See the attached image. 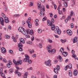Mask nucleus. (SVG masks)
I'll return each instance as SVG.
<instances>
[{
  "mask_svg": "<svg viewBox=\"0 0 78 78\" xmlns=\"http://www.w3.org/2000/svg\"><path fill=\"white\" fill-rule=\"evenodd\" d=\"M47 19V18L46 17H44L42 20L43 21H45V20H46Z\"/></svg>",
  "mask_w": 78,
  "mask_h": 78,
  "instance_id": "nucleus-57",
  "label": "nucleus"
},
{
  "mask_svg": "<svg viewBox=\"0 0 78 78\" xmlns=\"http://www.w3.org/2000/svg\"><path fill=\"white\" fill-rule=\"evenodd\" d=\"M73 11H72L71 12L70 16H73Z\"/></svg>",
  "mask_w": 78,
  "mask_h": 78,
  "instance_id": "nucleus-42",
  "label": "nucleus"
},
{
  "mask_svg": "<svg viewBox=\"0 0 78 78\" xmlns=\"http://www.w3.org/2000/svg\"><path fill=\"white\" fill-rule=\"evenodd\" d=\"M19 16H20V15L19 14H15L13 16L14 17H19Z\"/></svg>",
  "mask_w": 78,
  "mask_h": 78,
  "instance_id": "nucleus-32",
  "label": "nucleus"
},
{
  "mask_svg": "<svg viewBox=\"0 0 78 78\" xmlns=\"http://www.w3.org/2000/svg\"><path fill=\"white\" fill-rule=\"evenodd\" d=\"M38 5V9L41 11V13L40 15L41 17H44L45 15V8H44V6L43 5L41 7V3L40 2H38L37 3Z\"/></svg>",
  "mask_w": 78,
  "mask_h": 78,
  "instance_id": "nucleus-1",
  "label": "nucleus"
},
{
  "mask_svg": "<svg viewBox=\"0 0 78 78\" xmlns=\"http://www.w3.org/2000/svg\"><path fill=\"white\" fill-rule=\"evenodd\" d=\"M58 14H59L60 15H61L62 14V11H58Z\"/></svg>",
  "mask_w": 78,
  "mask_h": 78,
  "instance_id": "nucleus-45",
  "label": "nucleus"
},
{
  "mask_svg": "<svg viewBox=\"0 0 78 78\" xmlns=\"http://www.w3.org/2000/svg\"><path fill=\"white\" fill-rule=\"evenodd\" d=\"M69 75L70 76L72 77V72L71 71H70L69 72Z\"/></svg>",
  "mask_w": 78,
  "mask_h": 78,
  "instance_id": "nucleus-28",
  "label": "nucleus"
},
{
  "mask_svg": "<svg viewBox=\"0 0 78 78\" xmlns=\"http://www.w3.org/2000/svg\"><path fill=\"white\" fill-rule=\"evenodd\" d=\"M48 42H49L50 43H52V42H53V41L50 40V39H48Z\"/></svg>",
  "mask_w": 78,
  "mask_h": 78,
  "instance_id": "nucleus-34",
  "label": "nucleus"
},
{
  "mask_svg": "<svg viewBox=\"0 0 78 78\" xmlns=\"http://www.w3.org/2000/svg\"><path fill=\"white\" fill-rule=\"evenodd\" d=\"M78 71L76 69H75L74 70V71H73V75H74V76H77V75H78Z\"/></svg>",
  "mask_w": 78,
  "mask_h": 78,
  "instance_id": "nucleus-11",
  "label": "nucleus"
},
{
  "mask_svg": "<svg viewBox=\"0 0 78 78\" xmlns=\"http://www.w3.org/2000/svg\"><path fill=\"white\" fill-rule=\"evenodd\" d=\"M60 69V66L59 65H57V68H55L54 69V72L58 74V71Z\"/></svg>",
  "mask_w": 78,
  "mask_h": 78,
  "instance_id": "nucleus-5",
  "label": "nucleus"
},
{
  "mask_svg": "<svg viewBox=\"0 0 78 78\" xmlns=\"http://www.w3.org/2000/svg\"><path fill=\"white\" fill-rule=\"evenodd\" d=\"M19 30L20 32H21L23 34H25V31H26V30H25L23 27H20L19 29Z\"/></svg>",
  "mask_w": 78,
  "mask_h": 78,
  "instance_id": "nucleus-7",
  "label": "nucleus"
},
{
  "mask_svg": "<svg viewBox=\"0 0 78 78\" xmlns=\"http://www.w3.org/2000/svg\"><path fill=\"white\" fill-rule=\"evenodd\" d=\"M12 39H13V41L15 42H17V40H16V38H14V36H12Z\"/></svg>",
  "mask_w": 78,
  "mask_h": 78,
  "instance_id": "nucleus-31",
  "label": "nucleus"
},
{
  "mask_svg": "<svg viewBox=\"0 0 78 78\" xmlns=\"http://www.w3.org/2000/svg\"><path fill=\"white\" fill-rule=\"evenodd\" d=\"M50 26H51V29L52 30H55V26L54 24H52V25Z\"/></svg>",
  "mask_w": 78,
  "mask_h": 78,
  "instance_id": "nucleus-20",
  "label": "nucleus"
},
{
  "mask_svg": "<svg viewBox=\"0 0 78 78\" xmlns=\"http://www.w3.org/2000/svg\"><path fill=\"white\" fill-rule=\"evenodd\" d=\"M55 33H58V34H61V30L59 29V27H58L55 28Z\"/></svg>",
  "mask_w": 78,
  "mask_h": 78,
  "instance_id": "nucleus-4",
  "label": "nucleus"
},
{
  "mask_svg": "<svg viewBox=\"0 0 78 78\" xmlns=\"http://www.w3.org/2000/svg\"><path fill=\"white\" fill-rule=\"evenodd\" d=\"M54 78H57V76L56 75H55L54 76Z\"/></svg>",
  "mask_w": 78,
  "mask_h": 78,
  "instance_id": "nucleus-64",
  "label": "nucleus"
},
{
  "mask_svg": "<svg viewBox=\"0 0 78 78\" xmlns=\"http://www.w3.org/2000/svg\"><path fill=\"white\" fill-rule=\"evenodd\" d=\"M30 30L28 29H27V30H26V31H25V34H24V35H27L28 34H30Z\"/></svg>",
  "mask_w": 78,
  "mask_h": 78,
  "instance_id": "nucleus-17",
  "label": "nucleus"
},
{
  "mask_svg": "<svg viewBox=\"0 0 78 78\" xmlns=\"http://www.w3.org/2000/svg\"><path fill=\"white\" fill-rule=\"evenodd\" d=\"M29 52L30 54H32V53H33L34 52V50H31L29 49Z\"/></svg>",
  "mask_w": 78,
  "mask_h": 78,
  "instance_id": "nucleus-24",
  "label": "nucleus"
},
{
  "mask_svg": "<svg viewBox=\"0 0 78 78\" xmlns=\"http://www.w3.org/2000/svg\"><path fill=\"white\" fill-rule=\"evenodd\" d=\"M49 14L50 15L51 17H53V13H49Z\"/></svg>",
  "mask_w": 78,
  "mask_h": 78,
  "instance_id": "nucleus-54",
  "label": "nucleus"
},
{
  "mask_svg": "<svg viewBox=\"0 0 78 78\" xmlns=\"http://www.w3.org/2000/svg\"><path fill=\"white\" fill-rule=\"evenodd\" d=\"M47 23H48V25L49 26H50L51 25H52V23L50 22V20H47Z\"/></svg>",
  "mask_w": 78,
  "mask_h": 78,
  "instance_id": "nucleus-19",
  "label": "nucleus"
},
{
  "mask_svg": "<svg viewBox=\"0 0 78 78\" xmlns=\"http://www.w3.org/2000/svg\"><path fill=\"white\" fill-rule=\"evenodd\" d=\"M2 16H3V18H4V19H5V18L6 17L5 16V14H4V13H2Z\"/></svg>",
  "mask_w": 78,
  "mask_h": 78,
  "instance_id": "nucleus-47",
  "label": "nucleus"
},
{
  "mask_svg": "<svg viewBox=\"0 0 78 78\" xmlns=\"http://www.w3.org/2000/svg\"><path fill=\"white\" fill-rule=\"evenodd\" d=\"M24 16L25 17H27V16H28V14L27 13H25Z\"/></svg>",
  "mask_w": 78,
  "mask_h": 78,
  "instance_id": "nucleus-62",
  "label": "nucleus"
},
{
  "mask_svg": "<svg viewBox=\"0 0 78 78\" xmlns=\"http://www.w3.org/2000/svg\"><path fill=\"white\" fill-rule=\"evenodd\" d=\"M62 55L64 56H67L68 54H67V52L64 51L63 52V53H62Z\"/></svg>",
  "mask_w": 78,
  "mask_h": 78,
  "instance_id": "nucleus-21",
  "label": "nucleus"
},
{
  "mask_svg": "<svg viewBox=\"0 0 78 78\" xmlns=\"http://www.w3.org/2000/svg\"><path fill=\"white\" fill-rule=\"evenodd\" d=\"M48 52H50V51H51V45H49L48 47Z\"/></svg>",
  "mask_w": 78,
  "mask_h": 78,
  "instance_id": "nucleus-14",
  "label": "nucleus"
},
{
  "mask_svg": "<svg viewBox=\"0 0 78 78\" xmlns=\"http://www.w3.org/2000/svg\"><path fill=\"white\" fill-rule=\"evenodd\" d=\"M50 51V52H49L48 53H50L51 55H53V54H54V53L56 52V50L55 49H51V50Z\"/></svg>",
  "mask_w": 78,
  "mask_h": 78,
  "instance_id": "nucleus-12",
  "label": "nucleus"
},
{
  "mask_svg": "<svg viewBox=\"0 0 78 78\" xmlns=\"http://www.w3.org/2000/svg\"><path fill=\"white\" fill-rule=\"evenodd\" d=\"M54 36L56 38H58L59 37V36H57V35H56L55 34H54Z\"/></svg>",
  "mask_w": 78,
  "mask_h": 78,
  "instance_id": "nucleus-49",
  "label": "nucleus"
},
{
  "mask_svg": "<svg viewBox=\"0 0 78 78\" xmlns=\"http://www.w3.org/2000/svg\"><path fill=\"white\" fill-rule=\"evenodd\" d=\"M44 63L47 66H51V60H48V61H45Z\"/></svg>",
  "mask_w": 78,
  "mask_h": 78,
  "instance_id": "nucleus-6",
  "label": "nucleus"
},
{
  "mask_svg": "<svg viewBox=\"0 0 78 78\" xmlns=\"http://www.w3.org/2000/svg\"><path fill=\"white\" fill-rule=\"evenodd\" d=\"M34 34V32H33V30H30V31L29 34Z\"/></svg>",
  "mask_w": 78,
  "mask_h": 78,
  "instance_id": "nucleus-29",
  "label": "nucleus"
},
{
  "mask_svg": "<svg viewBox=\"0 0 78 78\" xmlns=\"http://www.w3.org/2000/svg\"><path fill=\"white\" fill-rule=\"evenodd\" d=\"M28 72H27L26 73H25L24 74V76H26V77H27V76H28Z\"/></svg>",
  "mask_w": 78,
  "mask_h": 78,
  "instance_id": "nucleus-40",
  "label": "nucleus"
},
{
  "mask_svg": "<svg viewBox=\"0 0 78 78\" xmlns=\"http://www.w3.org/2000/svg\"><path fill=\"white\" fill-rule=\"evenodd\" d=\"M39 47L40 48H41L42 47V44H41V43L39 44Z\"/></svg>",
  "mask_w": 78,
  "mask_h": 78,
  "instance_id": "nucleus-51",
  "label": "nucleus"
},
{
  "mask_svg": "<svg viewBox=\"0 0 78 78\" xmlns=\"http://www.w3.org/2000/svg\"><path fill=\"white\" fill-rule=\"evenodd\" d=\"M64 6L65 8H67V2H64Z\"/></svg>",
  "mask_w": 78,
  "mask_h": 78,
  "instance_id": "nucleus-27",
  "label": "nucleus"
},
{
  "mask_svg": "<svg viewBox=\"0 0 78 78\" xmlns=\"http://www.w3.org/2000/svg\"><path fill=\"white\" fill-rule=\"evenodd\" d=\"M72 54H73V55H72V57L75 58V59H76V55L75 54V51L72 50Z\"/></svg>",
  "mask_w": 78,
  "mask_h": 78,
  "instance_id": "nucleus-9",
  "label": "nucleus"
},
{
  "mask_svg": "<svg viewBox=\"0 0 78 78\" xmlns=\"http://www.w3.org/2000/svg\"><path fill=\"white\" fill-rule=\"evenodd\" d=\"M5 38V39H10V36L9 35H5V36H4Z\"/></svg>",
  "mask_w": 78,
  "mask_h": 78,
  "instance_id": "nucleus-26",
  "label": "nucleus"
},
{
  "mask_svg": "<svg viewBox=\"0 0 78 78\" xmlns=\"http://www.w3.org/2000/svg\"><path fill=\"white\" fill-rule=\"evenodd\" d=\"M27 44H30L31 45V44H32V42L30 41H27Z\"/></svg>",
  "mask_w": 78,
  "mask_h": 78,
  "instance_id": "nucleus-41",
  "label": "nucleus"
},
{
  "mask_svg": "<svg viewBox=\"0 0 78 78\" xmlns=\"http://www.w3.org/2000/svg\"><path fill=\"white\" fill-rule=\"evenodd\" d=\"M66 32L67 34H68L69 36H72V32L70 30H67Z\"/></svg>",
  "mask_w": 78,
  "mask_h": 78,
  "instance_id": "nucleus-10",
  "label": "nucleus"
},
{
  "mask_svg": "<svg viewBox=\"0 0 78 78\" xmlns=\"http://www.w3.org/2000/svg\"><path fill=\"white\" fill-rule=\"evenodd\" d=\"M18 76H20L21 75V73L19 72L18 73Z\"/></svg>",
  "mask_w": 78,
  "mask_h": 78,
  "instance_id": "nucleus-61",
  "label": "nucleus"
},
{
  "mask_svg": "<svg viewBox=\"0 0 78 78\" xmlns=\"http://www.w3.org/2000/svg\"><path fill=\"white\" fill-rule=\"evenodd\" d=\"M3 61H4V62H8V61L7 60H6L5 58H4L3 59Z\"/></svg>",
  "mask_w": 78,
  "mask_h": 78,
  "instance_id": "nucleus-50",
  "label": "nucleus"
},
{
  "mask_svg": "<svg viewBox=\"0 0 78 78\" xmlns=\"http://www.w3.org/2000/svg\"><path fill=\"white\" fill-rule=\"evenodd\" d=\"M51 21L52 23H54V22H55V20H54V19L52 18L51 19Z\"/></svg>",
  "mask_w": 78,
  "mask_h": 78,
  "instance_id": "nucleus-46",
  "label": "nucleus"
},
{
  "mask_svg": "<svg viewBox=\"0 0 78 78\" xmlns=\"http://www.w3.org/2000/svg\"><path fill=\"white\" fill-rule=\"evenodd\" d=\"M19 50L20 51H22L23 50L22 48V47L20 48Z\"/></svg>",
  "mask_w": 78,
  "mask_h": 78,
  "instance_id": "nucleus-58",
  "label": "nucleus"
},
{
  "mask_svg": "<svg viewBox=\"0 0 78 78\" xmlns=\"http://www.w3.org/2000/svg\"><path fill=\"white\" fill-rule=\"evenodd\" d=\"M18 46L19 48L22 47H23V45H22V44L21 43H20L18 44Z\"/></svg>",
  "mask_w": 78,
  "mask_h": 78,
  "instance_id": "nucleus-25",
  "label": "nucleus"
},
{
  "mask_svg": "<svg viewBox=\"0 0 78 78\" xmlns=\"http://www.w3.org/2000/svg\"><path fill=\"white\" fill-rule=\"evenodd\" d=\"M31 39L32 41H34V36L32 37L31 38Z\"/></svg>",
  "mask_w": 78,
  "mask_h": 78,
  "instance_id": "nucleus-53",
  "label": "nucleus"
},
{
  "mask_svg": "<svg viewBox=\"0 0 78 78\" xmlns=\"http://www.w3.org/2000/svg\"><path fill=\"white\" fill-rule=\"evenodd\" d=\"M54 8L55 9H56L57 8V6H56V5L55 4H54Z\"/></svg>",
  "mask_w": 78,
  "mask_h": 78,
  "instance_id": "nucleus-59",
  "label": "nucleus"
},
{
  "mask_svg": "<svg viewBox=\"0 0 78 78\" xmlns=\"http://www.w3.org/2000/svg\"><path fill=\"white\" fill-rule=\"evenodd\" d=\"M25 56L26 58L24 59L23 61L24 62H27V61H28V59H30V57L27 54H25Z\"/></svg>",
  "mask_w": 78,
  "mask_h": 78,
  "instance_id": "nucleus-8",
  "label": "nucleus"
},
{
  "mask_svg": "<svg viewBox=\"0 0 78 78\" xmlns=\"http://www.w3.org/2000/svg\"><path fill=\"white\" fill-rule=\"evenodd\" d=\"M3 69H2V70L0 71V73L1 74V76L3 77V78H6V77H5V75L3 73Z\"/></svg>",
  "mask_w": 78,
  "mask_h": 78,
  "instance_id": "nucleus-16",
  "label": "nucleus"
},
{
  "mask_svg": "<svg viewBox=\"0 0 78 78\" xmlns=\"http://www.w3.org/2000/svg\"><path fill=\"white\" fill-rule=\"evenodd\" d=\"M7 66L9 68L11 67V64H10V63H9L7 65Z\"/></svg>",
  "mask_w": 78,
  "mask_h": 78,
  "instance_id": "nucleus-43",
  "label": "nucleus"
},
{
  "mask_svg": "<svg viewBox=\"0 0 78 78\" xmlns=\"http://www.w3.org/2000/svg\"><path fill=\"white\" fill-rule=\"evenodd\" d=\"M77 37H75L74 39V40H76L75 41H77Z\"/></svg>",
  "mask_w": 78,
  "mask_h": 78,
  "instance_id": "nucleus-60",
  "label": "nucleus"
},
{
  "mask_svg": "<svg viewBox=\"0 0 78 78\" xmlns=\"http://www.w3.org/2000/svg\"><path fill=\"white\" fill-rule=\"evenodd\" d=\"M0 22H1V25H4V20H3V18L2 17H0Z\"/></svg>",
  "mask_w": 78,
  "mask_h": 78,
  "instance_id": "nucleus-15",
  "label": "nucleus"
},
{
  "mask_svg": "<svg viewBox=\"0 0 78 78\" xmlns=\"http://www.w3.org/2000/svg\"><path fill=\"white\" fill-rule=\"evenodd\" d=\"M42 30L41 29H39L38 30V32L39 33H42Z\"/></svg>",
  "mask_w": 78,
  "mask_h": 78,
  "instance_id": "nucleus-36",
  "label": "nucleus"
},
{
  "mask_svg": "<svg viewBox=\"0 0 78 78\" xmlns=\"http://www.w3.org/2000/svg\"><path fill=\"white\" fill-rule=\"evenodd\" d=\"M32 56L33 58H36V54H33L32 55Z\"/></svg>",
  "mask_w": 78,
  "mask_h": 78,
  "instance_id": "nucleus-55",
  "label": "nucleus"
},
{
  "mask_svg": "<svg viewBox=\"0 0 78 78\" xmlns=\"http://www.w3.org/2000/svg\"><path fill=\"white\" fill-rule=\"evenodd\" d=\"M4 20H5V23H8V22H9V20L8 19V18L7 17H5L4 18Z\"/></svg>",
  "mask_w": 78,
  "mask_h": 78,
  "instance_id": "nucleus-18",
  "label": "nucleus"
},
{
  "mask_svg": "<svg viewBox=\"0 0 78 78\" xmlns=\"http://www.w3.org/2000/svg\"><path fill=\"white\" fill-rule=\"evenodd\" d=\"M20 40L21 42H22L23 44H25V41H24V39H23L22 38H21L20 39Z\"/></svg>",
  "mask_w": 78,
  "mask_h": 78,
  "instance_id": "nucleus-23",
  "label": "nucleus"
},
{
  "mask_svg": "<svg viewBox=\"0 0 78 78\" xmlns=\"http://www.w3.org/2000/svg\"><path fill=\"white\" fill-rule=\"evenodd\" d=\"M1 51L2 53H5L6 52V50L4 47H2L1 48Z\"/></svg>",
  "mask_w": 78,
  "mask_h": 78,
  "instance_id": "nucleus-13",
  "label": "nucleus"
},
{
  "mask_svg": "<svg viewBox=\"0 0 78 78\" xmlns=\"http://www.w3.org/2000/svg\"><path fill=\"white\" fill-rule=\"evenodd\" d=\"M8 29H9V30H11V27L10 26H9Z\"/></svg>",
  "mask_w": 78,
  "mask_h": 78,
  "instance_id": "nucleus-63",
  "label": "nucleus"
},
{
  "mask_svg": "<svg viewBox=\"0 0 78 78\" xmlns=\"http://www.w3.org/2000/svg\"><path fill=\"white\" fill-rule=\"evenodd\" d=\"M59 59L60 62H62V58L61 56H59Z\"/></svg>",
  "mask_w": 78,
  "mask_h": 78,
  "instance_id": "nucleus-37",
  "label": "nucleus"
},
{
  "mask_svg": "<svg viewBox=\"0 0 78 78\" xmlns=\"http://www.w3.org/2000/svg\"><path fill=\"white\" fill-rule=\"evenodd\" d=\"M26 36V37H27V38H30V36H29V35H25Z\"/></svg>",
  "mask_w": 78,
  "mask_h": 78,
  "instance_id": "nucleus-56",
  "label": "nucleus"
},
{
  "mask_svg": "<svg viewBox=\"0 0 78 78\" xmlns=\"http://www.w3.org/2000/svg\"><path fill=\"white\" fill-rule=\"evenodd\" d=\"M61 41L62 43H65L66 42V40H62V39H61Z\"/></svg>",
  "mask_w": 78,
  "mask_h": 78,
  "instance_id": "nucleus-35",
  "label": "nucleus"
},
{
  "mask_svg": "<svg viewBox=\"0 0 78 78\" xmlns=\"http://www.w3.org/2000/svg\"><path fill=\"white\" fill-rule=\"evenodd\" d=\"M67 19L68 20H70V19H71V17H70V16H69L67 18Z\"/></svg>",
  "mask_w": 78,
  "mask_h": 78,
  "instance_id": "nucleus-44",
  "label": "nucleus"
},
{
  "mask_svg": "<svg viewBox=\"0 0 78 78\" xmlns=\"http://www.w3.org/2000/svg\"><path fill=\"white\" fill-rule=\"evenodd\" d=\"M31 20V17H29L27 21V23L28 25V27L30 28H31V27H32L31 23L30 22Z\"/></svg>",
  "mask_w": 78,
  "mask_h": 78,
  "instance_id": "nucleus-3",
  "label": "nucleus"
},
{
  "mask_svg": "<svg viewBox=\"0 0 78 78\" xmlns=\"http://www.w3.org/2000/svg\"><path fill=\"white\" fill-rule=\"evenodd\" d=\"M27 61L29 64H31L32 63V61L31 60L28 59Z\"/></svg>",
  "mask_w": 78,
  "mask_h": 78,
  "instance_id": "nucleus-38",
  "label": "nucleus"
},
{
  "mask_svg": "<svg viewBox=\"0 0 78 78\" xmlns=\"http://www.w3.org/2000/svg\"><path fill=\"white\" fill-rule=\"evenodd\" d=\"M9 72L10 73H12L13 72V69L11 68L9 70Z\"/></svg>",
  "mask_w": 78,
  "mask_h": 78,
  "instance_id": "nucleus-30",
  "label": "nucleus"
},
{
  "mask_svg": "<svg viewBox=\"0 0 78 78\" xmlns=\"http://www.w3.org/2000/svg\"><path fill=\"white\" fill-rule=\"evenodd\" d=\"M67 67H69L70 69H71L72 68V65L71 64H69V65H67Z\"/></svg>",
  "mask_w": 78,
  "mask_h": 78,
  "instance_id": "nucleus-22",
  "label": "nucleus"
},
{
  "mask_svg": "<svg viewBox=\"0 0 78 78\" xmlns=\"http://www.w3.org/2000/svg\"><path fill=\"white\" fill-rule=\"evenodd\" d=\"M14 64L15 66H19L20 64H22V61L21 60H19L18 61L16 62V61L15 60L13 59V60Z\"/></svg>",
  "mask_w": 78,
  "mask_h": 78,
  "instance_id": "nucleus-2",
  "label": "nucleus"
},
{
  "mask_svg": "<svg viewBox=\"0 0 78 78\" xmlns=\"http://www.w3.org/2000/svg\"><path fill=\"white\" fill-rule=\"evenodd\" d=\"M31 6H33V4L32 2H30V5H29V6L31 7Z\"/></svg>",
  "mask_w": 78,
  "mask_h": 78,
  "instance_id": "nucleus-48",
  "label": "nucleus"
},
{
  "mask_svg": "<svg viewBox=\"0 0 78 78\" xmlns=\"http://www.w3.org/2000/svg\"><path fill=\"white\" fill-rule=\"evenodd\" d=\"M66 18V17L65 16H63L61 18V20H62V19H64Z\"/></svg>",
  "mask_w": 78,
  "mask_h": 78,
  "instance_id": "nucleus-52",
  "label": "nucleus"
},
{
  "mask_svg": "<svg viewBox=\"0 0 78 78\" xmlns=\"http://www.w3.org/2000/svg\"><path fill=\"white\" fill-rule=\"evenodd\" d=\"M9 52L10 53H11V54H14V53H13V51L11 50H9Z\"/></svg>",
  "mask_w": 78,
  "mask_h": 78,
  "instance_id": "nucleus-39",
  "label": "nucleus"
},
{
  "mask_svg": "<svg viewBox=\"0 0 78 78\" xmlns=\"http://www.w3.org/2000/svg\"><path fill=\"white\" fill-rule=\"evenodd\" d=\"M62 51L63 52H64V49L63 48H61L60 49L61 52L62 53Z\"/></svg>",
  "mask_w": 78,
  "mask_h": 78,
  "instance_id": "nucleus-33",
  "label": "nucleus"
}]
</instances>
